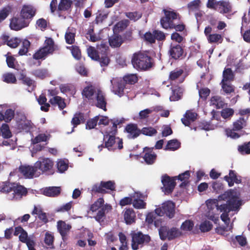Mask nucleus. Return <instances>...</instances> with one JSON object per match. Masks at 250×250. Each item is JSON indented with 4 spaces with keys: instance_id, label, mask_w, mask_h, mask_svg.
I'll return each mask as SVG.
<instances>
[{
    "instance_id": "obj_1",
    "label": "nucleus",
    "mask_w": 250,
    "mask_h": 250,
    "mask_svg": "<svg viewBox=\"0 0 250 250\" xmlns=\"http://www.w3.org/2000/svg\"><path fill=\"white\" fill-rule=\"evenodd\" d=\"M131 63L134 68L140 71H148L155 65L154 60L146 52L138 51L131 58Z\"/></svg>"
},
{
    "instance_id": "obj_2",
    "label": "nucleus",
    "mask_w": 250,
    "mask_h": 250,
    "mask_svg": "<svg viewBox=\"0 0 250 250\" xmlns=\"http://www.w3.org/2000/svg\"><path fill=\"white\" fill-rule=\"evenodd\" d=\"M239 194L233 189H229L218 196L219 200H227L226 204L219 205L224 208L226 212L238 211L242 205L241 201L239 200Z\"/></svg>"
},
{
    "instance_id": "obj_3",
    "label": "nucleus",
    "mask_w": 250,
    "mask_h": 250,
    "mask_svg": "<svg viewBox=\"0 0 250 250\" xmlns=\"http://www.w3.org/2000/svg\"><path fill=\"white\" fill-rule=\"evenodd\" d=\"M108 46L104 43L97 45V49L90 46L87 48L88 56L92 60L98 61L102 67L107 66L110 60L108 56Z\"/></svg>"
},
{
    "instance_id": "obj_4",
    "label": "nucleus",
    "mask_w": 250,
    "mask_h": 250,
    "mask_svg": "<svg viewBox=\"0 0 250 250\" xmlns=\"http://www.w3.org/2000/svg\"><path fill=\"white\" fill-rule=\"evenodd\" d=\"M104 143L98 146L99 151L103 148H107L108 150H114L116 149H122L123 148V142L122 139L116 138L115 135L105 133L104 136Z\"/></svg>"
},
{
    "instance_id": "obj_5",
    "label": "nucleus",
    "mask_w": 250,
    "mask_h": 250,
    "mask_svg": "<svg viewBox=\"0 0 250 250\" xmlns=\"http://www.w3.org/2000/svg\"><path fill=\"white\" fill-rule=\"evenodd\" d=\"M164 16L160 21L161 26L166 29H171L177 20H179L180 16L179 13L174 11H170L167 9L163 10Z\"/></svg>"
},
{
    "instance_id": "obj_6",
    "label": "nucleus",
    "mask_w": 250,
    "mask_h": 250,
    "mask_svg": "<svg viewBox=\"0 0 250 250\" xmlns=\"http://www.w3.org/2000/svg\"><path fill=\"white\" fill-rule=\"evenodd\" d=\"M54 50V42L52 38H48L45 41L44 46L33 55V58L35 60L44 59L48 54H52Z\"/></svg>"
},
{
    "instance_id": "obj_7",
    "label": "nucleus",
    "mask_w": 250,
    "mask_h": 250,
    "mask_svg": "<svg viewBox=\"0 0 250 250\" xmlns=\"http://www.w3.org/2000/svg\"><path fill=\"white\" fill-rule=\"evenodd\" d=\"M151 240L148 234H144L141 232L132 234L131 248L133 250H137L147 244Z\"/></svg>"
},
{
    "instance_id": "obj_8",
    "label": "nucleus",
    "mask_w": 250,
    "mask_h": 250,
    "mask_svg": "<svg viewBox=\"0 0 250 250\" xmlns=\"http://www.w3.org/2000/svg\"><path fill=\"white\" fill-rule=\"evenodd\" d=\"M37 170L42 174L47 175L53 173V168L54 163L52 160L48 158H41L35 163Z\"/></svg>"
},
{
    "instance_id": "obj_9",
    "label": "nucleus",
    "mask_w": 250,
    "mask_h": 250,
    "mask_svg": "<svg viewBox=\"0 0 250 250\" xmlns=\"http://www.w3.org/2000/svg\"><path fill=\"white\" fill-rule=\"evenodd\" d=\"M175 204L170 201H167L162 204L160 208L155 210V214L162 216L166 215L169 218H172L175 215Z\"/></svg>"
},
{
    "instance_id": "obj_10",
    "label": "nucleus",
    "mask_w": 250,
    "mask_h": 250,
    "mask_svg": "<svg viewBox=\"0 0 250 250\" xmlns=\"http://www.w3.org/2000/svg\"><path fill=\"white\" fill-rule=\"evenodd\" d=\"M168 53L169 57L175 60H183L187 55V53L184 50V46L180 44H171Z\"/></svg>"
},
{
    "instance_id": "obj_11",
    "label": "nucleus",
    "mask_w": 250,
    "mask_h": 250,
    "mask_svg": "<svg viewBox=\"0 0 250 250\" xmlns=\"http://www.w3.org/2000/svg\"><path fill=\"white\" fill-rule=\"evenodd\" d=\"M177 176L170 177L167 174H165L162 177V183L163 185V191L166 194L171 193L176 186L175 180Z\"/></svg>"
},
{
    "instance_id": "obj_12",
    "label": "nucleus",
    "mask_w": 250,
    "mask_h": 250,
    "mask_svg": "<svg viewBox=\"0 0 250 250\" xmlns=\"http://www.w3.org/2000/svg\"><path fill=\"white\" fill-rule=\"evenodd\" d=\"M19 171L26 178L32 179L34 176L38 177L41 175L40 171L37 170L35 163L34 166H21L19 167Z\"/></svg>"
},
{
    "instance_id": "obj_13",
    "label": "nucleus",
    "mask_w": 250,
    "mask_h": 250,
    "mask_svg": "<svg viewBox=\"0 0 250 250\" xmlns=\"http://www.w3.org/2000/svg\"><path fill=\"white\" fill-rule=\"evenodd\" d=\"M29 24V21L20 16V17H15L11 19L10 26L12 29L18 31L27 27Z\"/></svg>"
},
{
    "instance_id": "obj_14",
    "label": "nucleus",
    "mask_w": 250,
    "mask_h": 250,
    "mask_svg": "<svg viewBox=\"0 0 250 250\" xmlns=\"http://www.w3.org/2000/svg\"><path fill=\"white\" fill-rule=\"evenodd\" d=\"M36 12V9L32 5H24L21 11L20 16L25 19L30 23L33 17L35 16Z\"/></svg>"
},
{
    "instance_id": "obj_15",
    "label": "nucleus",
    "mask_w": 250,
    "mask_h": 250,
    "mask_svg": "<svg viewBox=\"0 0 250 250\" xmlns=\"http://www.w3.org/2000/svg\"><path fill=\"white\" fill-rule=\"evenodd\" d=\"M57 230L63 241L67 239L68 234L72 228L71 225L66 224L65 221L59 220L57 222Z\"/></svg>"
},
{
    "instance_id": "obj_16",
    "label": "nucleus",
    "mask_w": 250,
    "mask_h": 250,
    "mask_svg": "<svg viewBox=\"0 0 250 250\" xmlns=\"http://www.w3.org/2000/svg\"><path fill=\"white\" fill-rule=\"evenodd\" d=\"M97 91V89L95 86L89 84L84 87L82 92V94L83 98L87 99L89 102H92L95 101Z\"/></svg>"
},
{
    "instance_id": "obj_17",
    "label": "nucleus",
    "mask_w": 250,
    "mask_h": 250,
    "mask_svg": "<svg viewBox=\"0 0 250 250\" xmlns=\"http://www.w3.org/2000/svg\"><path fill=\"white\" fill-rule=\"evenodd\" d=\"M218 11L220 14H226L232 12V6L229 0H221L217 1Z\"/></svg>"
},
{
    "instance_id": "obj_18",
    "label": "nucleus",
    "mask_w": 250,
    "mask_h": 250,
    "mask_svg": "<svg viewBox=\"0 0 250 250\" xmlns=\"http://www.w3.org/2000/svg\"><path fill=\"white\" fill-rule=\"evenodd\" d=\"M96 100L95 105L104 111L107 110L106 106L107 104L106 99L104 93L101 90L97 89V94L95 97V100Z\"/></svg>"
},
{
    "instance_id": "obj_19",
    "label": "nucleus",
    "mask_w": 250,
    "mask_h": 250,
    "mask_svg": "<svg viewBox=\"0 0 250 250\" xmlns=\"http://www.w3.org/2000/svg\"><path fill=\"white\" fill-rule=\"evenodd\" d=\"M153 148L148 147L144 148L145 154L143 158L147 165H152L156 160L157 156L153 151Z\"/></svg>"
},
{
    "instance_id": "obj_20",
    "label": "nucleus",
    "mask_w": 250,
    "mask_h": 250,
    "mask_svg": "<svg viewBox=\"0 0 250 250\" xmlns=\"http://www.w3.org/2000/svg\"><path fill=\"white\" fill-rule=\"evenodd\" d=\"M125 131L128 133L127 137L129 139H135L141 134V130L138 128L135 124H129L125 127Z\"/></svg>"
},
{
    "instance_id": "obj_21",
    "label": "nucleus",
    "mask_w": 250,
    "mask_h": 250,
    "mask_svg": "<svg viewBox=\"0 0 250 250\" xmlns=\"http://www.w3.org/2000/svg\"><path fill=\"white\" fill-rule=\"evenodd\" d=\"M12 191L14 192L13 199L16 200L21 199L27 193V190L25 187L16 183H13Z\"/></svg>"
},
{
    "instance_id": "obj_22",
    "label": "nucleus",
    "mask_w": 250,
    "mask_h": 250,
    "mask_svg": "<svg viewBox=\"0 0 250 250\" xmlns=\"http://www.w3.org/2000/svg\"><path fill=\"white\" fill-rule=\"evenodd\" d=\"M61 192V188L60 187H49L42 189V194L48 197H58Z\"/></svg>"
},
{
    "instance_id": "obj_23",
    "label": "nucleus",
    "mask_w": 250,
    "mask_h": 250,
    "mask_svg": "<svg viewBox=\"0 0 250 250\" xmlns=\"http://www.w3.org/2000/svg\"><path fill=\"white\" fill-rule=\"evenodd\" d=\"M19 240L26 244L29 250H36L34 248L35 242L28 237L27 232L25 230L20 234Z\"/></svg>"
},
{
    "instance_id": "obj_24",
    "label": "nucleus",
    "mask_w": 250,
    "mask_h": 250,
    "mask_svg": "<svg viewBox=\"0 0 250 250\" xmlns=\"http://www.w3.org/2000/svg\"><path fill=\"white\" fill-rule=\"evenodd\" d=\"M1 39L5 44L11 48H16L21 42V40L18 38H10L6 34L3 35Z\"/></svg>"
},
{
    "instance_id": "obj_25",
    "label": "nucleus",
    "mask_w": 250,
    "mask_h": 250,
    "mask_svg": "<svg viewBox=\"0 0 250 250\" xmlns=\"http://www.w3.org/2000/svg\"><path fill=\"white\" fill-rule=\"evenodd\" d=\"M112 85V91L115 94L121 97L124 95L125 85L121 81H110Z\"/></svg>"
},
{
    "instance_id": "obj_26",
    "label": "nucleus",
    "mask_w": 250,
    "mask_h": 250,
    "mask_svg": "<svg viewBox=\"0 0 250 250\" xmlns=\"http://www.w3.org/2000/svg\"><path fill=\"white\" fill-rule=\"evenodd\" d=\"M85 121V119L83 113L81 112H76L71 121V124L73 125V129L71 132L73 131L74 128L76 127L78 125L84 123Z\"/></svg>"
},
{
    "instance_id": "obj_27",
    "label": "nucleus",
    "mask_w": 250,
    "mask_h": 250,
    "mask_svg": "<svg viewBox=\"0 0 250 250\" xmlns=\"http://www.w3.org/2000/svg\"><path fill=\"white\" fill-rule=\"evenodd\" d=\"M124 217L125 222L127 225L135 223L136 220V213L132 208H126L124 213Z\"/></svg>"
},
{
    "instance_id": "obj_28",
    "label": "nucleus",
    "mask_w": 250,
    "mask_h": 250,
    "mask_svg": "<svg viewBox=\"0 0 250 250\" xmlns=\"http://www.w3.org/2000/svg\"><path fill=\"white\" fill-rule=\"evenodd\" d=\"M224 179L228 183L229 187H232L234 185V183L239 184L241 183V180L237 178L236 173L234 170H230L229 175H226Z\"/></svg>"
},
{
    "instance_id": "obj_29",
    "label": "nucleus",
    "mask_w": 250,
    "mask_h": 250,
    "mask_svg": "<svg viewBox=\"0 0 250 250\" xmlns=\"http://www.w3.org/2000/svg\"><path fill=\"white\" fill-rule=\"evenodd\" d=\"M197 116L196 113L188 110L185 114L184 118L181 119V121L185 126H188L191 122H193L196 119Z\"/></svg>"
},
{
    "instance_id": "obj_30",
    "label": "nucleus",
    "mask_w": 250,
    "mask_h": 250,
    "mask_svg": "<svg viewBox=\"0 0 250 250\" xmlns=\"http://www.w3.org/2000/svg\"><path fill=\"white\" fill-rule=\"evenodd\" d=\"M108 42L112 47H119L124 42V40L121 35L114 34L109 38Z\"/></svg>"
},
{
    "instance_id": "obj_31",
    "label": "nucleus",
    "mask_w": 250,
    "mask_h": 250,
    "mask_svg": "<svg viewBox=\"0 0 250 250\" xmlns=\"http://www.w3.org/2000/svg\"><path fill=\"white\" fill-rule=\"evenodd\" d=\"M49 102L53 106L58 105L60 110H62L66 107L64 99L59 96L52 97Z\"/></svg>"
},
{
    "instance_id": "obj_32",
    "label": "nucleus",
    "mask_w": 250,
    "mask_h": 250,
    "mask_svg": "<svg viewBox=\"0 0 250 250\" xmlns=\"http://www.w3.org/2000/svg\"><path fill=\"white\" fill-rule=\"evenodd\" d=\"M172 95L170 96L169 99L171 101H176L180 100L183 94V89L176 85L171 87Z\"/></svg>"
},
{
    "instance_id": "obj_33",
    "label": "nucleus",
    "mask_w": 250,
    "mask_h": 250,
    "mask_svg": "<svg viewBox=\"0 0 250 250\" xmlns=\"http://www.w3.org/2000/svg\"><path fill=\"white\" fill-rule=\"evenodd\" d=\"M31 74L35 77L41 80L50 76L48 70L46 69L38 68L34 69L31 71Z\"/></svg>"
},
{
    "instance_id": "obj_34",
    "label": "nucleus",
    "mask_w": 250,
    "mask_h": 250,
    "mask_svg": "<svg viewBox=\"0 0 250 250\" xmlns=\"http://www.w3.org/2000/svg\"><path fill=\"white\" fill-rule=\"evenodd\" d=\"M248 117H240L233 123V128L234 130L240 131L245 127L247 125V122Z\"/></svg>"
},
{
    "instance_id": "obj_35",
    "label": "nucleus",
    "mask_w": 250,
    "mask_h": 250,
    "mask_svg": "<svg viewBox=\"0 0 250 250\" xmlns=\"http://www.w3.org/2000/svg\"><path fill=\"white\" fill-rule=\"evenodd\" d=\"M234 74L230 68H225L223 72V79L221 82H231L234 80Z\"/></svg>"
},
{
    "instance_id": "obj_36",
    "label": "nucleus",
    "mask_w": 250,
    "mask_h": 250,
    "mask_svg": "<svg viewBox=\"0 0 250 250\" xmlns=\"http://www.w3.org/2000/svg\"><path fill=\"white\" fill-rule=\"evenodd\" d=\"M129 24V21L128 20H122L118 22L114 26V31L118 33H120L123 31Z\"/></svg>"
},
{
    "instance_id": "obj_37",
    "label": "nucleus",
    "mask_w": 250,
    "mask_h": 250,
    "mask_svg": "<svg viewBox=\"0 0 250 250\" xmlns=\"http://www.w3.org/2000/svg\"><path fill=\"white\" fill-rule=\"evenodd\" d=\"M190 176V171L187 170L185 172L179 174L177 176V179L180 180L182 183L180 184V187H186L188 184V179Z\"/></svg>"
},
{
    "instance_id": "obj_38",
    "label": "nucleus",
    "mask_w": 250,
    "mask_h": 250,
    "mask_svg": "<svg viewBox=\"0 0 250 250\" xmlns=\"http://www.w3.org/2000/svg\"><path fill=\"white\" fill-rule=\"evenodd\" d=\"M184 70L182 68H176L169 73L168 80L170 81H174L178 80L183 74Z\"/></svg>"
},
{
    "instance_id": "obj_39",
    "label": "nucleus",
    "mask_w": 250,
    "mask_h": 250,
    "mask_svg": "<svg viewBox=\"0 0 250 250\" xmlns=\"http://www.w3.org/2000/svg\"><path fill=\"white\" fill-rule=\"evenodd\" d=\"M72 4L71 0H60L58 6L59 11H66L68 10Z\"/></svg>"
},
{
    "instance_id": "obj_40",
    "label": "nucleus",
    "mask_w": 250,
    "mask_h": 250,
    "mask_svg": "<svg viewBox=\"0 0 250 250\" xmlns=\"http://www.w3.org/2000/svg\"><path fill=\"white\" fill-rule=\"evenodd\" d=\"M210 43H221L223 41V36L219 34L213 33L208 36L207 38Z\"/></svg>"
},
{
    "instance_id": "obj_41",
    "label": "nucleus",
    "mask_w": 250,
    "mask_h": 250,
    "mask_svg": "<svg viewBox=\"0 0 250 250\" xmlns=\"http://www.w3.org/2000/svg\"><path fill=\"white\" fill-rule=\"evenodd\" d=\"M75 32L73 28H68L65 34V39L67 44H72L75 42Z\"/></svg>"
},
{
    "instance_id": "obj_42",
    "label": "nucleus",
    "mask_w": 250,
    "mask_h": 250,
    "mask_svg": "<svg viewBox=\"0 0 250 250\" xmlns=\"http://www.w3.org/2000/svg\"><path fill=\"white\" fill-rule=\"evenodd\" d=\"M237 150L242 155L250 154V141L245 142L238 146Z\"/></svg>"
},
{
    "instance_id": "obj_43",
    "label": "nucleus",
    "mask_w": 250,
    "mask_h": 250,
    "mask_svg": "<svg viewBox=\"0 0 250 250\" xmlns=\"http://www.w3.org/2000/svg\"><path fill=\"white\" fill-rule=\"evenodd\" d=\"M181 143L176 139H172L167 142L165 150H175L180 147Z\"/></svg>"
},
{
    "instance_id": "obj_44",
    "label": "nucleus",
    "mask_w": 250,
    "mask_h": 250,
    "mask_svg": "<svg viewBox=\"0 0 250 250\" xmlns=\"http://www.w3.org/2000/svg\"><path fill=\"white\" fill-rule=\"evenodd\" d=\"M210 104L214 105L218 109L222 108L225 105V103L221 97L214 96L210 99Z\"/></svg>"
},
{
    "instance_id": "obj_45",
    "label": "nucleus",
    "mask_w": 250,
    "mask_h": 250,
    "mask_svg": "<svg viewBox=\"0 0 250 250\" xmlns=\"http://www.w3.org/2000/svg\"><path fill=\"white\" fill-rule=\"evenodd\" d=\"M0 135L4 139H9L12 136L9 125L6 124H3L1 126Z\"/></svg>"
},
{
    "instance_id": "obj_46",
    "label": "nucleus",
    "mask_w": 250,
    "mask_h": 250,
    "mask_svg": "<svg viewBox=\"0 0 250 250\" xmlns=\"http://www.w3.org/2000/svg\"><path fill=\"white\" fill-rule=\"evenodd\" d=\"M54 237L51 233L47 232L45 234V237L44 239V243L46 245V247L48 249H54Z\"/></svg>"
},
{
    "instance_id": "obj_47",
    "label": "nucleus",
    "mask_w": 250,
    "mask_h": 250,
    "mask_svg": "<svg viewBox=\"0 0 250 250\" xmlns=\"http://www.w3.org/2000/svg\"><path fill=\"white\" fill-rule=\"evenodd\" d=\"M2 78V81L7 83H16L17 82L16 76L11 72L4 73Z\"/></svg>"
},
{
    "instance_id": "obj_48",
    "label": "nucleus",
    "mask_w": 250,
    "mask_h": 250,
    "mask_svg": "<svg viewBox=\"0 0 250 250\" xmlns=\"http://www.w3.org/2000/svg\"><path fill=\"white\" fill-rule=\"evenodd\" d=\"M123 80L125 83L134 84L138 82V79L137 74H130L125 75Z\"/></svg>"
},
{
    "instance_id": "obj_49",
    "label": "nucleus",
    "mask_w": 250,
    "mask_h": 250,
    "mask_svg": "<svg viewBox=\"0 0 250 250\" xmlns=\"http://www.w3.org/2000/svg\"><path fill=\"white\" fill-rule=\"evenodd\" d=\"M30 46V42L28 40L24 39L22 41L21 47L19 51V54L21 56L26 55L29 51Z\"/></svg>"
},
{
    "instance_id": "obj_50",
    "label": "nucleus",
    "mask_w": 250,
    "mask_h": 250,
    "mask_svg": "<svg viewBox=\"0 0 250 250\" xmlns=\"http://www.w3.org/2000/svg\"><path fill=\"white\" fill-rule=\"evenodd\" d=\"M11 11L12 8L9 5L3 7L0 10V23L8 17Z\"/></svg>"
},
{
    "instance_id": "obj_51",
    "label": "nucleus",
    "mask_w": 250,
    "mask_h": 250,
    "mask_svg": "<svg viewBox=\"0 0 250 250\" xmlns=\"http://www.w3.org/2000/svg\"><path fill=\"white\" fill-rule=\"evenodd\" d=\"M73 57L77 60L81 59V51L80 48L76 45H72L69 47Z\"/></svg>"
},
{
    "instance_id": "obj_52",
    "label": "nucleus",
    "mask_w": 250,
    "mask_h": 250,
    "mask_svg": "<svg viewBox=\"0 0 250 250\" xmlns=\"http://www.w3.org/2000/svg\"><path fill=\"white\" fill-rule=\"evenodd\" d=\"M13 183L8 182H3L0 186V191L3 193H9L12 191Z\"/></svg>"
},
{
    "instance_id": "obj_53",
    "label": "nucleus",
    "mask_w": 250,
    "mask_h": 250,
    "mask_svg": "<svg viewBox=\"0 0 250 250\" xmlns=\"http://www.w3.org/2000/svg\"><path fill=\"white\" fill-rule=\"evenodd\" d=\"M234 110L231 108H225L221 111V115L225 119H229L234 114Z\"/></svg>"
},
{
    "instance_id": "obj_54",
    "label": "nucleus",
    "mask_w": 250,
    "mask_h": 250,
    "mask_svg": "<svg viewBox=\"0 0 250 250\" xmlns=\"http://www.w3.org/2000/svg\"><path fill=\"white\" fill-rule=\"evenodd\" d=\"M132 204L133 207L136 209H144L146 206V203L141 199H134L133 200Z\"/></svg>"
},
{
    "instance_id": "obj_55",
    "label": "nucleus",
    "mask_w": 250,
    "mask_h": 250,
    "mask_svg": "<svg viewBox=\"0 0 250 250\" xmlns=\"http://www.w3.org/2000/svg\"><path fill=\"white\" fill-rule=\"evenodd\" d=\"M91 192L92 194L93 193H101V194H105L107 192L105 190L104 188L102 187V184L100 183V184H94L91 188Z\"/></svg>"
},
{
    "instance_id": "obj_56",
    "label": "nucleus",
    "mask_w": 250,
    "mask_h": 250,
    "mask_svg": "<svg viewBox=\"0 0 250 250\" xmlns=\"http://www.w3.org/2000/svg\"><path fill=\"white\" fill-rule=\"evenodd\" d=\"M104 204V200L103 198H99L90 206V210L94 212L101 208Z\"/></svg>"
},
{
    "instance_id": "obj_57",
    "label": "nucleus",
    "mask_w": 250,
    "mask_h": 250,
    "mask_svg": "<svg viewBox=\"0 0 250 250\" xmlns=\"http://www.w3.org/2000/svg\"><path fill=\"white\" fill-rule=\"evenodd\" d=\"M217 209L218 210H220L221 212H223V213L221 215V220L224 222L225 223H228L229 222L230 219L229 217V212H226L224 209V208L218 205H216Z\"/></svg>"
},
{
    "instance_id": "obj_58",
    "label": "nucleus",
    "mask_w": 250,
    "mask_h": 250,
    "mask_svg": "<svg viewBox=\"0 0 250 250\" xmlns=\"http://www.w3.org/2000/svg\"><path fill=\"white\" fill-rule=\"evenodd\" d=\"M194 226L193 222L190 220H187L184 222L181 226V229L183 231H190Z\"/></svg>"
},
{
    "instance_id": "obj_59",
    "label": "nucleus",
    "mask_w": 250,
    "mask_h": 250,
    "mask_svg": "<svg viewBox=\"0 0 250 250\" xmlns=\"http://www.w3.org/2000/svg\"><path fill=\"white\" fill-rule=\"evenodd\" d=\"M236 131H238V130H234L233 127L232 129L227 128L225 130L227 136L233 139H238L241 136V134Z\"/></svg>"
},
{
    "instance_id": "obj_60",
    "label": "nucleus",
    "mask_w": 250,
    "mask_h": 250,
    "mask_svg": "<svg viewBox=\"0 0 250 250\" xmlns=\"http://www.w3.org/2000/svg\"><path fill=\"white\" fill-rule=\"evenodd\" d=\"M156 129L152 127H145L141 130V133L147 136H153L157 133Z\"/></svg>"
},
{
    "instance_id": "obj_61",
    "label": "nucleus",
    "mask_w": 250,
    "mask_h": 250,
    "mask_svg": "<svg viewBox=\"0 0 250 250\" xmlns=\"http://www.w3.org/2000/svg\"><path fill=\"white\" fill-rule=\"evenodd\" d=\"M232 242L233 243L237 242L238 244L242 247L245 246L247 244L246 237L243 235H237L234 238H232Z\"/></svg>"
},
{
    "instance_id": "obj_62",
    "label": "nucleus",
    "mask_w": 250,
    "mask_h": 250,
    "mask_svg": "<svg viewBox=\"0 0 250 250\" xmlns=\"http://www.w3.org/2000/svg\"><path fill=\"white\" fill-rule=\"evenodd\" d=\"M212 228V224L208 221H205L202 222L199 227L200 229L202 232H208Z\"/></svg>"
},
{
    "instance_id": "obj_63",
    "label": "nucleus",
    "mask_w": 250,
    "mask_h": 250,
    "mask_svg": "<svg viewBox=\"0 0 250 250\" xmlns=\"http://www.w3.org/2000/svg\"><path fill=\"white\" fill-rule=\"evenodd\" d=\"M159 234L161 240L168 239V228L166 226L161 227L159 229Z\"/></svg>"
},
{
    "instance_id": "obj_64",
    "label": "nucleus",
    "mask_w": 250,
    "mask_h": 250,
    "mask_svg": "<svg viewBox=\"0 0 250 250\" xmlns=\"http://www.w3.org/2000/svg\"><path fill=\"white\" fill-rule=\"evenodd\" d=\"M98 120V116H96L93 118L88 120L86 124V129H91L94 128L97 125Z\"/></svg>"
}]
</instances>
